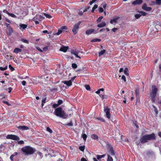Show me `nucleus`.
Here are the masks:
<instances>
[{"label":"nucleus","mask_w":161,"mask_h":161,"mask_svg":"<svg viewBox=\"0 0 161 161\" xmlns=\"http://www.w3.org/2000/svg\"><path fill=\"white\" fill-rule=\"evenodd\" d=\"M21 151L25 155H29L33 154L36 152V150L30 146H27L22 148Z\"/></svg>","instance_id":"nucleus-1"},{"label":"nucleus","mask_w":161,"mask_h":161,"mask_svg":"<svg viewBox=\"0 0 161 161\" xmlns=\"http://www.w3.org/2000/svg\"><path fill=\"white\" fill-rule=\"evenodd\" d=\"M54 114L56 116L64 119L67 118L68 116L63 110L62 108L60 107L55 109Z\"/></svg>","instance_id":"nucleus-2"},{"label":"nucleus","mask_w":161,"mask_h":161,"mask_svg":"<svg viewBox=\"0 0 161 161\" xmlns=\"http://www.w3.org/2000/svg\"><path fill=\"white\" fill-rule=\"evenodd\" d=\"M151 92L150 93V96L152 102L153 103L155 102L156 97L158 89L155 85H153L152 86Z\"/></svg>","instance_id":"nucleus-3"},{"label":"nucleus","mask_w":161,"mask_h":161,"mask_svg":"<svg viewBox=\"0 0 161 161\" xmlns=\"http://www.w3.org/2000/svg\"><path fill=\"white\" fill-rule=\"evenodd\" d=\"M81 22V21H79L74 26L72 31L74 35H75L77 33L79 28V25Z\"/></svg>","instance_id":"nucleus-4"},{"label":"nucleus","mask_w":161,"mask_h":161,"mask_svg":"<svg viewBox=\"0 0 161 161\" xmlns=\"http://www.w3.org/2000/svg\"><path fill=\"white\" fill-rule=\"evenodd\" d=\"M107 146L108 147V152L110 153L112 156L115 155V153L112 146L109 144L108 142L107 144Z\"/></svg>","instance_id":"nucleus-5"},{"label":"nucleus","mask_w":161,"mask_h":161,"mask_svg":"<svg viewBox=\"0 0 161 161\" xmlns=\"http://www.w3.org/2000/svg\"><path fill=\"white\" fill-rule=\"evenodd\" d=\"M7 139H11L14 140L18 141L19 140V138L17 136L12 134L8 135L6 137Z\"/></svg>","instance_id":"nucleus-6"},{"label":"nucleus","mask_w":161,"mask_h":161,"mask_svg":"<svg viewBox=\"0 0 161 161\" xmlns=\"http://www.w3.org/2000/svg\"><path fill=\"white\" fill-rule=\"evenodd\" d=\"M148 141L147 134L145 135L142 136L140 139V142L142 144H144Z\"/></svg>","instance_id":"nucleus-7"},{"label":"nucleus","mask_w":161,"mask_h":161,"mask_svg":"<svg viewBox=\"0 0 161 161\" xmlns=\"http://www.w3.org/2000/svg\"><path fill=\"white\" fill-rule=\"evenodd\" d=\"M104 111L106 113V117L109 119H110L111 116L110 109L107 106L104 107Z\"/></svg>","instance_id":"nucleus-8"},{"label":"nucleus","mask_w":161,"mask_h":161,"mask_svg":"<svg viewBox=\"0 0 161 161\" xmlns=\"http://www.w3.org/2000/svg\"><path fill=\"white\" fill-rule=\"evenodd\" d=\"M149 140H155L156 139V136L154 133H153L150 134H147Z\"/></svg>","instance_id":"nucleus-9"},{"label":"nucleus","mask_w":161,"mask_h":161,"mask_svg":"<svg viewBox=\"0 0 161 161\" xmlns=\"http://www.w3.org/2000/svg\"><path fill=\"white\" fill-rule=\"evenodd\" d=\"M120 18V17L118 16H115L110 21V23L111 24H113L114 23H118V20Z\"/></svg>","instance_id":"nucleus-10"},{"label":"nucleus","mask_w":161,"mask_h":161,"mask_svg":"<svg viewBox=\"0 0 161 161\" xmlns=\"http://www.w3.org/2000/svg\"><path fill=\"white\" fill-rule=\"evenodd\" d=\"M97 32L94 29H91L87 30L86 31V34L87 35L91 34L92 33H97Z\"/></svg>","instance_id":"nucleus-11"},{"label":"nucleus","mask_w":161,"mask_h":161,"mask_svg":"<svg viewBox=\"0 0 161 161\" xmlns=\"http://www.w3.org/2000/svg\"><path fill=\"white\" fill-rule=\"evenodd\" d=\"M45 18L42 16V15H36V16L33 19V20L35 21L36 19H37L39 21H42Z\"/></svg>","instance_id":"nucleus-12"},{"label":"nucleus","mask_w":161,"mask_h":161,"mask_svg":"<svg viewBox=\"0 0 161 161\" xmlns=\"http://www.w3.org/2000/svg\"><path fill=\"white\" fill-rule=\"evenodd\" d=\"M8 31L6 32L8 36H10L13 32V30L12 28L10 26L8 28Z\"/></svg>","instance_id":"nucleus-13"},{"label":"nucleus","mask_w":161,"mask_h":161,"mask_svg":"<svg viewBox=\"0 0 161 161\" xmlns=\"http://www.w3.org/2000/svg\"><path fill=\"white\" fill-rule=\"evenodd\" d=\"M142 0H136L133 2L132 4L134 5L141 4L142 3Z\"/></svg>","instance_id":"nucleus-14"},{"label":"nucleus","mask_w":161,"mask_h":161,"mask_svg":"<svg viewBox=\"0 0 161 161\" xmlns=\"http://www.w3.org/2000/svg\"><path fill=\"white\" fill-rule=\"evenodd\" d=\"M63 82L68 86H70L72 84V80H70L69 81H64Z\"/></svg>","instance_id":"nucleus-15"},{"label":"nucleus","mask_w":161,"mask_h":161,"mask_svg":"<svg viewBox=\"0 0 161 161\" xmlns=\"http://www.w3.org/2000/svg\"><path fill=\"white\" fill-rule=\"evenodd\" d=\"M69 49V47L68 46H64L62 47L59 49V50L61 51H62L64 52H66L67 51V50Z\"/></svg>","instance_id":"nucleus-16"},{"label":"nucleus","mask_w":161,"mask_h":161,"mask_svg":"<svg viewBox=\"0 0 161 161\" xmlns=\"http://www.w3.org/2000/svg\"><path fill=\"white\" fill-rule=\"evenodd\" d=\"M135 92L136 95L137 100L140 101L139 97V92L138 90L136 89L135 91Z\"/></svg>","instance_id":"nucleus-17"},{"label":"nucleus","mask_w":161,"mask_h":161,"mask_svg":"<svg viewBox=\"0 0 161 161\" xmlns=\"http://www.w3.org/2000/svg\"><path fill=\"white\" fill-rule=\"evenodd\" d=\"M21 51L22 50L21 49L16 47L15 48V49H14L13 52L16 53V54H17L21 52Z\"/></svg>","instance_id":"nucleus-18"},{"label":"nucleus","mask_w":161,"mask_h":161,"mask_svg":"<svg viewBox=\"0 0 161 161\" xmlns=\"http://www.w3.org/2000/svg\"><path fill=\"white\" fill-rule=\"evenodd\" d=\"M91 138L94 140H98V136L95 134H93L91 136Z\"/></svg>","instance_id":"nucleus-19"},{"label":"nucleus","mask_w":161,"mask_h":161,"mask_svg":"<svg viewBox=\"0 0 161 161\" xmlns=\"http://www.w3.org/2000/svg\"><path fill=\"white\" fill-rule=\"evenodd\" d=\"M106 25V23L105 22H102L98 24L97 26L99 28L103 27Z\"/></svg>","instance_id":"nucleus-20"},{"label":"nucleus","mask_w":161,"mask_h":161,"mask_svg":"<svg viewBox=\"0 0 161 161\" xmlns=\"http://www.w3.org/2000/svg\"><path fill=\"white\" fill-rule=\"evenodd\" d=\"M152 106L154 108V111L155 113V116H157L158 114V111L157 108L154 105H153Z\"/></svg>","instance_id":"nucleus-21"},{"label":"nucleus","mask_w":161,"mask_h":161,"mask_svg":"<svg viewBox=\"0 0 161 161\" xmlns=\"http://www.w3.org/2000/svg\"><path fill=\"white\" fill-rule=\"evenodd\" d=\"M105 156V154H103L101 155H96V157L97 158V159H98V160H99L100 159L104 158Z\"/></svg>","instance_id":"nucleus-22"},{"label":"nucleus","mask_w":161,"mask_h":161,"mask_svg":"<svg viewBox=\"0 0 161 161\" xmlns=\"http://www.w3.org/2000/svg\"><path fill=\"white\" fill-rule=\"evenodd\" d=\"M19 26L21 28H22L23 29H25L27 27V25L24 24H20Z\"/></svg>","instance_id":"nucleus-23"},{"label":"nucleus","mask_w":161,"mask_h":161,"mask_svg":"<svg viewBox=\"0 0 161 161\" xmlns=\"http://www.w3.org/2000/svg\"><path fill=\"white\" fill-rule=\"evenodd\" d=\"M101 41V40L100 39H98L97 38H94L91 41V42H100Z\"/></svg>","instance_id":"nucleus-24"},{"label":"nucleus","mask_w":161,"mask_h":161,"mask_svg":"<svg viewBox=\"0 0 161 161\" xmlns=\"http://www.w3.org/2000/svg\"><path fill=\"white\" fill-rule=\"evenodd\" d=\"M5 11H3L4 12H5ZM6 11V12L8 14V15L9 16H11L12 17H13V18L16 17V16L14 14H12V13H9L7 11Z\"/></svg>","instance_id":"nucleus-25"},{"label":"nucleus","mask_w":161,"mask_h":161,"mask_svg":"<svg viewBox=\"0 0 161 161\" xmlns=\"http://www.w3.org/2000/svg\"><path fill=\"white\" fill-rule=\"evenodd\" d=\"M106 51L105 49H103L99 53L98 55L100 56L103 54Z\"/></svg>","instance_id":"nucleus-26"},{"label":"nucleus","mask_w":161,"mask_h":161,"mask_svg":"<svg viewBox=\"0 0 161 161\" xmlns=\"http://www.w3.org/2000/svg\"><path fill=\"white\" fill-rule=\"evenodd\" d=\"M124 71V73L125 75H129V73H128L129 70H128V68H125Z\"/></svg>","instance_id":"nucleus-27"},{"label":"nucleus","mask_w":161,"mask_h":161,"mask_svg":"<svg viewBox=\"0 0 161 161\" xmlns=\"http://www.w3.org/2000/svg\"><path fill=\"white\" fill-rule=\"evenodd\" d=\"M139 11H138V12L139 13L138 14H136L135 15V17L136 19H139L141 16L140 12H139Z\"/></svg>","instance_id":"nucleus-28"},{"label":"nucleus","mask_w":161,"mask_h":161,"mask_svg":"<svg viewBox=\"0 0 161 161\" xmlns=\"http://www.w3.org/2000/svg\"><path fill=\"white\" fill-rule=\"evenodd\" d=\"M107 156V161H113V158L111 156H110L109 155H108Z\"/></svg>","instance_id":"nucleus-29"},{"label":"nucleus","mask_w":161,"mask_h":161,"mask_svg":"<svg viewBox=\"0 0 161 161\" xmlns=\"http://www.w3.org/2000/svg\"><path fill=\"white\" fill-rule=\"evenodd\" d=\"M21 41L24 43H26L27 44H29V42L28 40L25 39L23 38H22L21 39Z\"/></svg>","instance_id":"nucleus-30"},{"label":"nucleus","mask_w":161,"mask_h":161,"mask_svg":"<svg viewBox=\"0 0 161 161\" xmlns=\"http://www.w3.org/2000/svg\"><path fill=\"white\" fill-rule=\"evenodd\" d=\"M85 147L84 146H80L79 147V149L81 151L83 152L85 150Z\"/></svg>","instance_id":"nucleus-31"},{"label":"nucleus","mask_w":161,"mask_h":161,"mask_svg":"<svg viewBox=\"0 0 161 161\" xmlns=\"http://www.w3.org/2000/svg\"><path fill=\"white\" fill-rule=\"evenodd\" d=\"M147 7V4L146 3H144L142 6V8L143 10H145L146 9Z\"/></svg>","instance_id":"nucleus-32"},{"label":"nucleus","mask_w":161,"mask_h":161,"mask_svg":"<svg viewBox=\"0 0 161 161\" xmlns=\"http://www.w3.org/2000/svg\"><path fill=\"white\" fill-rule=\"evenodd\" d=\"M7 68H8L7 66H6L4 67H0V70H1V71L5 70H6L7 69Z\"/></svg>","instance_id":"nucleus-33"},{"label":"nucleus","mask_w":161,"mask_h":161,"mask_svg":"<svg viewBox=\"0 0 161 161\" xmlns=\"http://www.w3.org/2000/svg\"><path fill=\"white\" fill-rule=\"evenodd\" d=\"M71 53L72 54L75 55H76L77 54H78L79 52L78 51L75 50L71 51Z\"/></svg>","instance_id":"nucleus-34"},{"label":"nucleus","mask_w":161,"mask_h":161,"mask_svg":"<svg viewBox=\"0 0 161 161\" xmlns=\"http://www.w3.org/2000/svg\"><path fill=\"white\" fill-rule=\"evenodd\" d=\"M72 67L73 68L75 69L77 68V66L75 63H72Z\"/></svg>","instance_id":"nucleus-35"},{"label":"nucleus","mask_w":161,"mask_h":161,"mask_svg":"<svg viewBox=\"0 0 161 161\" xmlns=\"http://www.w3.org/2000/svg\"><path fill=\"white\" fill-rule=\"evenodd\" d=\"M87 135L85 134H83L82 136V137L84 141H86L87 138Z\"/></svg>","instance_id":"nucleus-36"},{"label":"nucleus","mask_w":161,"mask_h":161,"mask_svg":"<svg viewBox=\"0 0 161 161\" xmlns=\"http://www.w3.org/2000/svg\"><path fill=\"white\" fill-rule=\"evenodd\" d=\"M60 29L62 31H63L64 30H67L68 29L67 27L65 26H62L60 28Z\"/></svg>","instance_id":"nucleus-37"},{"label":"nucleus","mask_w":161,"mask_h":161,"mask_svg":"<svg viewBox=\"0 0 161 161\" xmlns=\"http://www.w3.org/2000/svg\"><path fill=\"white\" fill-rule=\"evenodd\" d=\"M85 87L86 89L88 91H90L91 90L90 87L89 85H86L85 86Z\"/></svg>","instance_id":"nucleus-38"},{"label":"nucleus","mask_w":161,"mask_h":161,"mask_svg":"<svg viewBox=\"0 0 161 161\" xmlns=\"http://www.w3.org/2000/svg\"><path fill=\"white\" fill-rule=\"evenodd\" d=\"M44 14L45 16L46 17V18H47L50 19L52 17V16L50 15H49V14H46V13H44Z\"/></svg>","instance_id":"nucleus-39"},{"label":"nucleus","mask_w":161,"mask_h":161,"mask_svg":"<svg viewBox=\"0 0 161 161\" xmlns=\"http://www.w3.org/2000/svg\"><path fill=\"white\" fill-rule=\"evenodd\" d=\"M9 68L11 71H13L14 70V69L13 67L11 64L9 65Z\"/></svg>","instance_id":"nucleus-40"},{"label":"nucleus","mask_w":161,"mask_h":161,"mask_svg":"<svg viewBox=\"0 0 161 161\" xmlns=\"http://www.w3.org/2000/svg\"><path fill=\"white\" fill-rule=\"evenodd\" d=\"M47 130L50 132V133H52L53 131L52 130L48 127H47Z\"/></svg>","instance_id":"nucleus-41"},{"label":"nucleus","mask_w":161,"mask_h":161,"mask_svg":"<svg viewBox=\"0 0 161 161\" xmlns=\"http://www.w3.org/2000/svg\"><path fill=\"white\" fill-rule=\"evenodd\" d=\"M103 16L99 17L97 20V22H100L101 21L102 19H103Z\"/></svg>","instance_id":"nucleus-42"},{"label":"nucleus","mask_w":161,"mask_h":161,"mask_svg":"<svg viewBox=\"0 0 161 161\" xmlns=\"http://www.w3.org/2000/svg\"><path fill=\"white\" fill-rule=\"evenodd\" d=\"M62 31L61 29V30H58V32L57 33H56L55 34L56 35H60L62 32Z\"/></svg>","instance_id":"nucleus-43"},{"label":"nucleus","mask_w":161,"mask_h":161,"mask_svg":"<svg viewBox=\"0 0 161 161\" xmlns=\"http://www.w3.org/2000/svg\"><path fill=\"white\" fill-rule=\"evenodd\" d=\"M65 125L66 126H73V124L71 121L70 123L66 124Z\"/></svg>","instance_id":"nucleus-44"},{"label":"nucleus","mask_w":161,"mask_h":161,"mask_svg":"<svg viewBox=\"0 0 161 161\" xmlns=\"http://www.w3.org/2000/svg\"><path fill=\"white\" fill-rule=\"evenodd\" d=\"M140 12L141 14V16L143 15V16H145L147 14V13H146V12H143V11H141V12Z\"/></svg>","instance_id":"nucleus-45"},{"label":"nucleus","mask_w":161,"mask_h":161,"mask_svg":"<svg viewBox=\"0 0 161 161\" xmlns=\"http://www.w3.org/2000/svg\"><path fill=\"white\" fill-rule=\"evenodd\" d=\"M63 103V101L62 100H59L58 102V105L62 104Z\"/></svg>","instance_id":"nucleus-46"},{"label":"nucleus","mask_w":161,"mask_h":161,"mask_svg":"<svg viewBox=\"0 0 161 161\" xmlns=\"http://www.w3.org/2000/svg\"><path fill=\"white\" fill-rule=\"evenodd\" d=\"M29 129V128L28 127L26 126H23L22 130H27Z\"/></svg>","instance_id":"nucleus-47"},{"label":"nucleus","mask_w":161,"mask_h":161,"mask_svg":"<svg viewBox=\"0 0 161 161\" xmlns=\"http://www.w3.org/2000/svg\"><path fill=\"white\" fill-rule=\"evenodd\" d=\"M156 3L157 5H160L161 4V0H156Z\"/></svg>","instance_id":"nucleus-48"},{"label":"nucleus","mask_w":161,"mask_h":161,"mask_svg":"<svg viewBox=\"0 0 161 161\" xmlns=\"http://www.w3.org/2000/svg\"><path fill=\"white\" fill-rule=\"evenodd\" d=\"M58 103H54L52 105V107L54 108H55L58 106Z\"/></svg>","instance_id":"nucleus-49"},{"label":"nucleus","mask_w":161,"mask_h":161,"mask_svg":"<svg viewBox=\"0 0 161 161\" xmlns=\"http://www.w3.org/2000/svg\"><path fill=\"white\" fill-rule=\"evenodd\" d=\"M106 3H104L101 4V6H102L103 8V9H105L107 6Z\"/></svg>","instance_id":"nucleus-50"},{"label":"nucleus","mask_w":161,"mask_h":161,"mask_svg":"<svg viewBox=\"0 0 161 161\" xmlns=\"http://www.w3.org/2000/svg\"><path fill=\"white\" fill-rule=\"evenodd\" d=\"M98 7V5L97 4L94 5L93 7L92 8V10H95V9H96Z\"/></svg>","instance_id":"nucleus-51"},{"label":"nucleus","mask_w":161,"mask_h":161,"mask_svg":"<svg viewBox=\"0 0 161 161\" xmlns=\"http://www.w3.org/2000/svg\"><path fill=\"white\" fill-rule=\"evenodd\" d=\"M97 119H98L99 120H101V121L103 122H104L105 121V120L102 118H97Z\"/></svg>","instance_id":"nucleus-52"},{"label":"nucleus","mask_w":161,"mask_h":161,"mask_svg":"<svg viewBox=\"0 0 161 161\" xmlns=\"http://www.w3.org/2000/svg\"><path fill=\"white\" fill-rule=\"evenodd\" d=\"M121 78L125 82L126 81V79L125 76L124 75H123L122 76Z\"/></svg>","instance_id":"nucleus-53"},{"label":"nucleus","mask_w":161,"mask_h":161,"mask_svg":"<svg viewBox=\"0 0 161 161\" xmlns=\"http://www.w3.org/2000/svg\"><path fill=\"white\" fill-rule=\"evenodd\" d=\"M18 143L20 144H23L24 143V142L23 140H20L18 142Z\"/></svg>","instance_id":"nucleus-54"},{"label":"nucleus","mask_w":161,"mask_h":161,"mask_svg":"<svg viewBox=\"0 0 161 161\" xmlns=\"http://www.w3.org/2000/svg\"><path fill=\"white\" fill-rule=\"evenodd\" d=\"M83 11V12H82V11H80V12H79L78 13V14L80 16V15H83V13L84 12H85V11Z\"/></svg>","instance_id":"nucleus-55"},{"label":"nucleus","mask_w":161,"mask_h":161,"mask_svg":"<svg viewBox=\"0 0 161 161\" xmlns=\"http://www.w3.org/2000/svg\"><path fill=\"white\" fill-rule=\"evenodd\" d=\"M118 28H114L112 29V31L113 32H115L117 30H118Z\"/></svg>","instance_id":"nucleus-56"},{"label":"nucleus","mask_w":161,"mask_h":161,"mask_svg":"<svg viewBox=\"0 0 161 161\" xmlns=\"http://www.w3.org/2000/svg\"><path fill=\"white\" fill-rule=\"evenodd\" d=\"M3 103L7 104L8 106H10L11 105L7 101H3Z\"/></svg>","instance_id":"nucleus-57"},{"label":"nucleus","mask_w":161,"mask_h":161,"mask_svg":"<svg viewBox=\"0 0 161 161\" xmlns=\"http://www.w3.org/2000/svg\"><path fill=\"white\" fill-rule=\"evenodd\" d=\"M12 89H13V88L12 87H9L8 88V93H11V91L12 90Z\"/></svg>","instance_id":"nucleus-58"},{"label":"nucleus","mask_w":161,"mask_h":161,"mask_svg":"<svg viewBox=\"0 0 161 161\" xmlns=\"http://www.w3.org/2000/svg\"><path fill=\"white\" fill-rule=\"evenodd\" d=\"M26 84V82L25 80H23L22 81V84L23 86H25Z\"/></svg>","instance_id":"nucleus-59"},{"label":"nucleus","mask_w":161,"mask_h":161,"mask_svg":"<svg viewBox=\"0 0 161 161\" xmlns=\"http://www.w3.org/2000/svg\"><path fill=\"white\" fill-rule=\"evenodd\" d=\"M18 154V153L17 152H14L13 154H12L11 155H12L13 157H14L15 156H16Z\"/></svg>","instance_id":"nucleus-60"},{"label":"nucleus","mask_w":161,"mask_h":161,"mask_svg":"<svg viewBox=\"0 0 161 161\" xmlns=\"http://www.w3.org/2000/svg\"><path fill=\"white\" fill-rule=\"evenodd\" d=\"M46 98H45L42 99V103H45L46 102Z\"/></svg>","instance_id":"nucleus-61"},{"label":"nucleus","mask_w":161,"mask_h":161,"mask_svg":"<svg viewBox=\"0 0 161 161\" xmlns=\"http://www.w3.org/2000/svg\"><path fill=\"white\" fill-rule=\"evenodd\" d=\"M104 96V95H103L102 94H101L99 95V96L100 97H101L102 99L103 100L104 99V98H103Z\"/></svg>","instance_id":"nucleus-62"},{"label":"nucleus","mask_w":161,"mask_h":161,"mask_svg":"<svg viewBox=\"0 0 161 161\" xmlns=\"http://www.w3.org/2000/svg\"><path fill=\"white\" fill-rule=\"evenodd\" d=\"M23 126H19L17 127V128L19 130H22L23 128Z\"/></svg>","instance_id":"nucleus-63"},{"label":"nucleus","mask_w":161,"mask_h":161,"mask_svg":"<svg viewBox=\"0 0 161 161\" xmlns=\"http://www.w3.org/2000/svg\"><path fill=\"white\" fill-rule=\"evenodd\" d=\"M81 161H87V160L85 158H82L81 159Z\"/></svg>","instance_id":"nucleus-64"}]
</instances>
